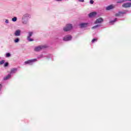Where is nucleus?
Instances as JSON below:
<instances>
[{
  "instance_id": "1",
  "label": "nucleus",
  "mask_w": 131,
  "mask_h": 131,
  "mask_svg": "<svg viewBox=\"0 0 131 131\" xmlns=\"http://www.w3.org/2000/svg\"><path fill=\"white\" fill-rule=\"evenodd\" d=\"M28 18H31V15L28 13L24 14L21 18L23 24H27L28 23Z\"/></svg>"
},
{
  "instance_id": "2",
  "label": "nucleus",
  "mask_w": 131,
  "mask_h": 131,
  "mask_svg": "<svg viewBox=\"0 0 131 131\" xmlns=\"http://www.w3.org/2000/svg\"><path fill=\"white\" fill-rule=\"evenodd\" d=\"M72 29V24H68L63 28L64 31H70Z\"/></svg>"
},
{
  "instance_id": "3",
  "label": "nucleus",
  "mask_w": 131,
  "mask_h": 131,
  "mask_svg": "<svg viewBox=\"0 0 131 131\" xmlns=\"http://www.w3.org/2000/svg\"><path fill=\"white\" fill-rule=\"evenodd\" d=\"M37 61V59L35 58L33 59H29L28 61H25V64H30V65H32L34 62H36Z\"/></svg>"
},
{
  "instance_id": "4",
  "label": "nucleus",
  "mask_w": 131,
  "mask_h": 131,
  "mask_svg": "<svg viewBox=\"0 0 131 131\" xmlns=\"http://www.w3.org/2000/svg\"><path fill=\"white\" fill-rule=\"evenodd\" d=\"M29 35L27 36V39L29 41H33V39H31L30 37L32 36V34H33V32H28Z\"/></svg>"
},
{
  "instance_id": "5",
  "label": "nucleus",
  "mask_w": 131,
  "mask_h": 131,
  "mask_svg": "<svg viewBox=\"0 0 131 131\" xmlns=\"http://www.w3.org/2000/svg\"><path fill=\"white\" fill-rule=\"evenodd\" d=\"M71 39H72V36L71 35H67L63 38L64 41H68V40H71Z\"/></svg>"
},
{
  "instance_id": "6",
  "label": "nucleus",
  "mask_w": 131,
  "mask_h": 131,
  "mask_svg": "<svg viewBox=\"0 0 131 131\" xmlns=\"http://www.w3.org/2000/svg\"><path fill=\"white\" fill-rule=\"evenodd\" d=\"M44 48H45V46H38L34 48V51H35V52H38L39 51H40L42 49H43Z\"/></svg>"
},
{
  "instance_id": "7",
  "label": "nucleus",
  "mask_w": 131,
  "mask_h": 131,
  "mask_svg": "<svg viewBox=\"0 0 131 131\" xmlns=\"http://www.w3.org/2000/svg\"><path fill=\"white\" fill-rule=\"evenodd\" d=\"M122 7H123V8H130L131 3H124L122 5Z\"/></svg>"
},
{
  "instance_id": "8",
  "label": "nucleus",
  "mask_w": 131,
  "mask_h": 131,
  "mask_svg": "<svg viewBox=\"0 0 131 131\" xmlns=\"http://www.w3.org/2000/svg\"><path fill=\"white\" fill-rule=\"evenodd\" d=\"M88 25H89V24L86 23H83L80 24L79 26L81 28H84L85 27H88Z\"/></svg>"
},
{
  "instance_id": "9",
  "label": "nucleus",
  "mask_w": 131,
  "mask_h": 131,
  "mask_svg": "<svg viewBox=\"0 0 131 131\" xmlns=\"http://www.w3.org/2000/svg\"><path fill=\"white\" fill-rule=\"evenodd\" d=\"M125 12L119 11L118 13L115 14L116 17H119V16H121V15H124V14H126Z\"/></svg>"
},
{
  "instance_id": "10",
  "label": "nucleus",
  "mask_w": 131,
  "mask_h": 131,
  "mask_svg": "<svg viewBox=\"0 0 131 131\" xmlns=\"http://www.w3.org/2000/svg\"><path fill=\"white\" fill-rule=\"evenodd\" d=\"M103 22V18L102 17L99 18L97 19L95 21V24H98L99 23H102Z\"/></svg>"
},
{
  "instance_id": "11",
  "label": "nucleus",
  "mask_w": 131,
  "mask_h": 131,
  "mask_svg": "<svg viewBox=\"0 0 131 131\" xmlns=\"http://www.w3.org/2000/svg\"><path fill=\"white\" fill-rule=\"evenodd\" d=\"M97 15V12H93L90 13L89 14V17H95V16H96Z\"/></svg>"
},
{
  "instance_id": "12",
  "label": "nucleus",
  "mask_w": 131,
  "mask_h": 131,
  "mask_svg": "<svg viewBox=\"0 0 131 131\" xmlns=\"http://www.w3.org/2000/svg\"><path fill=\"white\" fill-rule=\"evenodd\" d=\"M20 33H21V31H20V30H16L15 32V35L16 36H20Z\"/></svg>"
},
{
  "instance_id": "13",
  "label": "nucleus",
  "mask_w": 131,
  "mask_h": 131,
  "mask_svg": "<svg viewBox=\"0 0 131 131\" xmlns=\"http://www.w3.org/2000/svg\"><path fill=\"white\" fill-rule=\"evenodd\" d=\"M115 7L113 5H110L106 7L107 11H109L110 10H112V9H114Z\"/></svg>"
},
{
  "instance_id": "14",
  "label": "nucleus",
  "mask_w": 131,
  "mask_h": 131,
  "mask_svg": "<svg viewBox=\"0 0 131 131\" xmlns=\"http://www.w3.org/2000/svg\"><path fill=\"white\" fill-rule=\"evenodd\" d=\"M11 74H8L7 76L4 78V80H8V79H10V78H11Z\"/></svg>"
},
{
  "instance_id": "15",
  "label": "nucleus",
  "mask_w": 131,
  "mask_h": 131,
  "mask_svg": "<svg viewBox=\"0 0 131 131\" xmlns=\"http://www.w3.org/2000/svg\"><path fill=\"white\" fill-rule=\"evenodd\" d=\"M16 71H17V69L16 68H12L11 70V72H10V73L12 74V73H15L16 72Z\"/></svg>"
},
{
  "instance_id": "16",
  "label": "nucleus",
  "mask_w": 131,
  "mask_h": 131,
  "mask_svg": "<svg viewBox=\"0 0 131 131\" xmlns=\"http://www.w3.org/2000/svg\"><path fill=\"white\" fill-rule=\"evenodd\" d=\"M116 20H117V18H115L114 20H111L110 21V23H114V22H116Z\"/></svg>"
},
{
  "instance_id": "17",
  "label": "nucleus",
  "mask_w": 131,
  "mask_h": 131,
  "mask_svg": "<svg viewBox=\"0 0 131 131\" xmlns=\"http://www.w3.org/2000/svg\"><path fill=\"white\" fill-rule=\"evenodd\" d=\"M12 21L13 22H16V21H17V18L16 17H14L12 18Z\"/></svg>"
},
{
  "instance_id": "18",
  "label": "nucleus",
  "mask_w": 131,
  "mask_h": 131,
  "mask_svg": "<svg viewBox=\"0 0 131 131\" xmlns=\"http://www.w3.org/2000/svg\"><path fill=\"white\" fill-rule=\"evenodd\" d=\"M97 40H98V38H94L93 39H92V42L94 43L95 42V41H97Z\"/></svg>"
},
{
  "instance_id": "19",
  "label": "nucleus",
  "mask_w": 131,
  "mask_h": 131,
  "mask_svg": "<svg viewBox=\"0 0 131 131\" xmlns=\"http://www.w3.org/2000/svg\"><path fill=\"white\" fill-rule=\"evenodd\" d=\"M11 56V54L9 53H6V57L7 58H9V57H10Z\"/></svg>"
},
{
  "instance_id": "20",
  "label": "nucleus",
  "mask_w": 131,
  "mask_h": 131,
  "mask_svg": "<svg viewBox=\"0 0 131 131\" xmlns=\"http://www.w3.org/2000/svg\"><path fill=\"white\" fill-rule=\"evenodd\" d=\"M5 63V60H3L0 61V65H3Z\"/></svg>"
},
{
  "instance_id": "21",
  "label": "nucleus",
  "mask_w": 131,
  "mask_h": 131,
  "mask_svg": "<svg viewBox=\"0 0 131 131\" xmlns=\"http://www.w3.org/2000/svg\"><path fill=\"white\" fill-rule=\"evenodd\" d=\"M5 67L9 66V62H6L4 64Z\"/></svg>"
},
{
  "instance_id": "22",
  "label": "nucleus",
  "mask_w": 131,
  "mask_h": 131,
  "mask_svg": "<svg viewBox=\"0 0 131 131\" xmlns=\"http://www.w3.org/2000/svg\"><path fill=\"white\" fill-rule=\"evenodd\" d=\"M19 42V38H16L14 40V42Z\"/></svg>"
},
{
  "instance_id": "23",
  "label": "nucleus",
  "mask_w": 131,
  "mask_h": 131,
  "mask_svg": "<svg viewBox=\"0 0 131 131\" xmlns=\"http://www.w3.org/2000/svg\"><path fill=\"white\" fill-rule=\"evenodd\" d=\"M123 2H124V0H122V1H118V2H117V3L118 4H121V3H123Z\"/></svg>"
},
{
  "instance_id": "24",
  "label": "nucleus",
  "mask_w": 131,
  "mask_h": 131,
  "mask_svg": "<svg viewBox=\"0 0 131 131\" xmlns=\"http://www.w3.org/2000/svg\"><path fill=\"white\" fill-rule=\"evenodd\" d=\"M99 27V25H97L96 26L93 27L92 28H97V27Z\"/></svg>"
},
{
  "instance_id": "25",
  "label": "nucleus",
  "mask_w": 131,
  "mask_h": 131,
  "mask_svg": "<svg viewBox=\"0 0 131 131\" xmlns=\"http://www.w3.org/2000/svg\"><path fill=\"white\" fill-rule=\"evenodd\" d=\"M90 4H91L92 5H93V4H94V1L91 0V1H90Z\"/></svg>"
},
{
  "instance_id": "26",
  "label": "nucleus",
  "mask_w": 131,
  "mask_h": 131,
  "mask_svg": "<svg viewBox=\"0 0 131 131\" xmlns=\"http://www.w3.org/2000/svg\"><path fill=\"white\" fill-rule=\"evenodd\" d=\"M79 2H81V3H83L84 2V0H78Z\"/></svg>"
},
{
  "instance_id": "27",
  "label": "nucleus",
  "mask_w": 131,
  "mask_h": 131,
  "mask_svg": "<svg viewBox=\"0 0 131 131\" xmlns=\"http://www.w3.org/2000/svg\"><path fill=\"white\" fill-rule=\"evenodd\" d=\"M6 23H9V20L8 19H6Z\"/></svg>"
},
{
  "instance_id": "28",
  "label": "nucleus",
  "mask_w": 131,
  "mask_h": 131,
  "mask_svg": "<svg viewBox=\"0 0 131 131\" xmlns=\"http://www.w3.org/2000/svg\"><path fill=\"white\" fill-rule=\"evenodd\" d=\"M2 86H3L2 85V84H0V91H1V89H2Z\"/></svg>"
},
{
  "instance_id": "29",
  "label": "nucleus",
  "mask_w": 131,
  "mask_h": 131,
  "mask_svg": "<svg viewBox=\"0 0 131 131\" xmlns=\"http://www.w3.org/2000/svg\"><path fill=\"white\" fill-rule=\"evenodd\" d=\"M57 2H61L62 0H56Z\"/></svg>"
},
{
  "instance_id": "30",
  "label": "nucleus",
  "mask_w": 131,
  "mask_h": 131,
  "mask_svg": "<svg viewBox=\"0 0 131 131\" xmlns=\"http://www.w3.org/2000/svg\"><path fill=\"white\" fill-rule=\"evenodd\" d=\"M125 1H129L130 2L131 1V0H125Z\"/></svg>"
}]
</instances>
